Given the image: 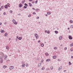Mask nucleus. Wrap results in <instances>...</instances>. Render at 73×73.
<instances>
[{"label": "nucleus", "mask_w": 73, "mask_h": 73, "mask_svg": "<svg viewBox=\"0 0 73 73\" xmlns=\"http://www.w3.org/2000/svg\"><path fill=\"white\" fill-rule=\"evenodd\" d=\"M13 22L14 23V24L15 25H17V22H16V21L14 19H13Z\"/></svg>", "instance_id": "nucleus-1"}, {"label": "nucleus", "mask_w": 73, "mask_h": 73, "mask_svg": "<svg viewBox=\"0 0 73 73\" xmlns=\"http://www.w3.org/2000/svg\"><path fill=\"white\" fill-rule=\"evenodd\" d=\"M35 36L36 39H38V35L37 34H35Z\"/></svg>", "instance_id": "nucleus-2"}, {"label": "nucleus", "mask_w": 73, "mask_h": 73, "mask_svg": "<svg viewBox=\"0 0 73 73\" xmlns=\"http://www.w3.org/2000/svg\"><path fill=\"white\" fill-rule=\"evenodd\" d=\"M68 37H69V39L72 40V36H71L70 35Z\"/></svg>", "instance_id": "nucleus-3"}, {"label": "nucleus", "mask_w": 73, "mask_h": 73, "mask_svg": "<svg viewBox=\"0 0 73 73\" xmlns=\"http://www.w3.org/2000/svg\"><path fill=\"white\" fill-rule=\"evenodd\" d=\"M13 69V66H11L10 67L9 69L10 70H12Z\"/></svg>", "instance_id": "nucleus-4"}, {"label": "nucleus", "mask_w": 73, "mask_h": 73, "mask_svg": "<svg viewBox=\"0 0 73 73\" xmlns=\"http://www.w3.org/2000/svg\"><path fill=\"white\" fill-rule=\"evenodd\" d=\"M19 7L20 8H21V7H22L23 6V5H22V4H19Z\"/></svg>", "instance_id": "nucleus-5"}, {"label": "nucleus", "mask_w": 73, "mask_h": 73, "mask_svg": "<svg viewBox=\"0 0 73 73\" xmlns=\"http://www.w3.org/2000/svg\"><path fill=\"white\" fill-rule=\"evenodd\" d=\"M56 55H55L54 56H53V59H56Z\"/></svg>", "instance_id": "nucleus-6"}, {"label": "nucleus", "mask_w": 73, "mask_h": 73, "mask_svg": "<svg viewBox=\"0 0 73 73\" xmlns=\"http://www.w3.org/2000/svg\"><path fill=\"white\" fill-rule=\"evenodd\" d=\"M45 55H46V56H48L49 55L48 53L47 52H46V53H45Z\"/></svg>", "instance_id": "nucleus-7"}, {"label": "nucleus", "mask_w": 73, "mask_h": 73, "mask_svg": "<svg viewBox=\"0 0 73 73\" xmlns=\"http://www.w3.org/2000/svg\"><path fill=\"white\" fill-rule=\"evenodd\" d=\"M62 68V67L60 66L58 70H60Z\"/></svg>", "instance_id": "nucleus-8"}, {"label": "nucleus", "mask_w": 73, "mask_h": 73, "mask_svg": "<svg viewBox=\"0 0 73 73\" xmlns=\"http://www.w3.org/2000/svg\"><path fill=\"white\" fill-rule=\"evenodd\" d=\"M44 69H45V67H42V70H44Z\"/></svg>", "instance_id": "nucleus-9"}, {"label": "nucleus", "mask_w": 73, "mask_h": 73, "mask_svg": "<svg viewBox=\"0 0 73 73\" xmlns=\"http://www.w3.org/2000/svg\"><path fill=\"white\" fill-rule=\"evenodd\" d=\"M62 36H60L59 37V40H62Z\"/></svg>", "instance_id": "nucleus-10"}, {"label": "nucleus", "mask_w": 73, "mask_h": 73, "mask_svg": "<svg viewBox=\"0 0 73 73\" xmlns=\"http://www.w3.org/2000/svg\"><path fill=\"white\" fill-rule=\"evenodd\" d=\"M9 3H8L7 4V5H6L8 7H10V6H9Z\"/></svg>", "instance_id": "nucleus-11"}, {"label": "nucleus", "mask_w": 73, "mask_h": 73, "mask_svg": "<svg viewBox=\"0 0 73 73\" xmlns=\"http://www.w3.org/2000/svg\"><path fill=\"white\" fill-rule=\"evenodd\" d=\"M25 66V64H23L22 65V67H24Z\"/></svg>", "instance_id": "nucleus-12"}, {"label": "nucleus", "mask_w": 73, "mask_h": 73, "mask_svg": "<svg viewBox=\"0 0 73 73\" xmlns=\"http://www.w3.org/2000/svg\"><path fill=\"white\" fill-rule=\"evenodd\" d=\"M50 59H48L46 60V62H50Z\"/></svg>", "instance_id": "nucleus-13"}, {"label": "nucleus", "mask_w": 73, "mask_h": 73, "mask_svg": "<svg viewBox=\"0 0 73 73\" xmlns=\"http://www.w3.org/2000/svg\"><path fill=\"white\" fill-rule=\"evenodd\" d=\"M25 66L27 67H28L29 66V65H28V63H26V64H25Z\"/></svg>", "instance_id": "nucleus-14"}, {"label": "nucleus", "mask_w": 73, "mask_h": 73, "mask_svg": "<svg viewBox=\"0 0 73 73\" xmlns=\"http://www.w3.org/2000/svg\"><path fill=\"white\" fill-rule=\"evenodd\" d=\"M8 7V6H6V5H5V8L6 9H7V7Z\"/></svg>", "instance_id": "nucleus-15"}, {"label": "nucleus", "mask_w": 73, "mask_h": 73, "mask_svg": "<svg viewBox=\"0 0 73 73\" xmlns=\"http://www.w3.org/2000/svg\"><path fill=\"white\" fill-rule=\"evenodd\" d=\"M47 14L48 15H50L51 14V13L50 12H48L47 13Z\"/></svg>", "instance_id": "nucleus-16"}, {"label": "nucleus", "mask_w": 73, "mask_h": 73, "mask_svg": "<svg viewBox=\"0 0 73 73\" xmlns=\"http://www.w3.org/2000/svg\"><path fill=\"white\" fill-rule=\"evenodd\" d=\"M22 39V38L21 37H19V40H21Z\"/></svg>", "instance_id": "nucleus-17"}, {"label": "nucleus", "mask_w": 73, "mask_h": 73, "mask_svg": "<svg viewBox=\"0 0 73 73\" xmlns=\"http://www.w3.org/2000/svg\"><path fill=\"white\" fill-rule=\"evenodd\" d=\"M3 68L4 69H5L6 68V66H3Z\"/></svg>", "instance_id": "nucleus-18"}, {"label": "nucleus", "mask_w": 73, "mask_h": 73, "mask_svg": "<svg viewBox=\"0 0 73 73\" xmlns=\"http://www.w3.org/2000/svg\"><path fill=\"white\" fill-rule=\"evenodd\" d=\"M1 33H4V31L3 30H2V31H1Z\"/></svg>", "instance_id": "nucleus-19"}, {"label": "nucleus", "mask_w": 73, "mask_h": 73, "mask_svg": "<svg viewBox=\"0 0 73 73\" xmlns=\"http://www.w3.org/2000/svg\"><path fill=\"white\" fill-rule=\"evenodd\" d=\"M43 60H44L43 59H42V60H41V63H43Z\"/></svg>", "instance_id": "nucleus-20"}, {"label": "nucleus", "mask_w": 73, "mask_h": 73, "mask_svg": "<svg viewBox=\"0 0 73 73\" xmlns=\"http://www.w3.org/2000/svg\"><path fill=\"white\" fill-rule=\"evenodd\" d=\"M55 33L56 34H58V32L57 31H55Z\"/></svg>", "instance_id": "nucleus-21"}, {"label": "nucleus", "mask_w": 73, "mask_h": 73, "mask_svg": "<svg viewBox=\"0 0 73 73\" xmlns=\"http://www.w3.org/2000/svg\"><path fill=\"white\" fill-rule=\"evenodd\" d=\"M29 5L30 7H31L32 6V4L31 3H29Z\"/></svg>", "instance_id": "nucleus-22"}, {"label": "nucleus", "mask_w": 73, "mask_h": 73, "mask_svg": "<svg viewBox=\"0 0 73 73\" xmlns=\"http://www.w3.org/2000/svg\"><path fill=\"white\" fill-rule=\"evenodd\" d=\"M6 49L7 50L9 49V48L8 46H6Z\"/></svg>", "instance_id": "nucleus-23"}, {"label": "nucleus", "mask_w": 73, "mask_h": 73, "mask_svg": "<svg viewBox=\"0 0 73 73\" xmlns=\"http://www.w3.org/2000/svg\"><path fill=\"white\" fill-rule=\"evenodd\" d=\"M70 46L71 47H72V46H73V43H72V44H70Z\"/></svg>", "instance_id": "nucleus-24"}, {"label": "nucleus", "mask_w": 73, "mask_h": 73, "mask_svg": "<svg viewBox=\"0 0 73 73\" xmlns=\"http://www.w3.org/2000/svg\"><path fill=\"white\" fill-rule=\"evenodd\" d=\"M41 66V64L40 63L39 64H38V67H40Z\"/></svg>", "instance_id": "nucleus-25"}, {"label": "nucleus", "mask_w": 73, "mask_h": 73, "mask_svg": "<svg viewBox=\"0 0 73 73\" xmlns=\"http://www.w3.org/2000/svg\"><path fill=\"white\" fill-rule=\"evenodd\" d=\"M31 14H29V15L28 16V17H31Z\"/></svg>", "instance_id": "nucleus-26"}, {"label": "nucleus", "mask_w": 73, "mask_h": 73, "mask_svg": "<svg viewBox=\"0 0 73 73\" xmlns=\"http://www.w3.org/2000/svg\"><path fill=\"white\" fill-rule=\"evenodd\" d=\"M44 46V44H41V46L43 47Z\"/></svg>", "instance_id": "nucleus-27"}, {"label": "nucleus", "mask_w": 73, "mask_h": 73, "mask_svg": "<svg viewBox=\"0 0 73 73\" xmlns=\"http://www.w3.org/2000/svg\"><path fill=\"white\" fill-rule=\"evenodd\" d=\"M7 35V33H6L5 34V36H6Z\"/></svg>", "instance_id": "nucleus-28"}, {"label": "nucleus", "mask_w": 73, "mask_h": 73, "mask_svg": "<svg viewBox=\"0 0 73 73\" xmlns=\"http://www.w3.org/2000/svg\"><path fill=\"white\" fill-rule=\"evenodd\" d=\"M70 27H71V28H73V25H71Z\"/></svg>", "instance_id": "nucleus-29"}, {"label": "nucleus", "mask_w": 73, "mask_h": 73, "mask_svg": "<svg viewBox=\"0 0 73 73\" xmlns=\"http://www.w3.org/2000/svg\"><path fill=\"white\" fill-rule=\"evenodd\" d=\"M1 9H3L4 8V7L3 6H1Z\"/></svg>", "instance_id": "nucleus-30"}, {"label": "nucleus", "mask_w": 73, "mask_h": 73, "mask_svg": "<svg viewBox=\"0 0 73 73\" xmlns=\"http://www.w3.org/2000/svg\"><path fill=\"white\" fill-rule=\"evenodd\" d=\"M69 64L70 65L72 64H71V63H70V62H69Z\"/></svg>", "instance_id": "nucleus-31"}, {"label": "nucleus", "mask_w": 73, "mask_h": 73, "mask_svg": "<svg viewBox=\"0 0 73 73\" xmlns=\"http://www.w3.org/2000/svg\"><path fill=\"white\" fill-rule=\"evenodd\" d=\"M67 49V47H65L64 48V50H66Z\"/></svg>", "instance_id": "nucleus-32"}, {"label": "nucleus", "mask_w": 73, "mask_h": 73, "mask_svg": "<svg viewBox=\"0 0 73 73\" xmlns=\"http://www.w3.org/2000/svg\"><path fill=\"white\" fill-rule=\"evenodd\" d=\"M54 50H56L57 49V48L56 47H55L54 48Z\"/></svg>", "instance_id": "nucleus-33"}, {"label": "nucleus", "mask_w": 73, "mask_h": 73, "mask_svg": "<svg viewBox=\"0 0 73 73\" xmlns=\"http://www.w3.org/2000/svg\"><path fill=\"white\" fill-rule=\"evenodd\" d=\"M53 67L52 66V67H50V69L51 70H52L53 69Z\"/></svg>", "instance_id": "nucleus-34"}, {"label": "nucleus", "mask_w": 73, "mask_h": 73, "mask_svg": "<svg viewBox=\"0 0 73 73\" xmlns=\"http://www.w3.org/2000/svg\"><path fill=\"white\" fill-rule=\"evenodd\" d=\"M25 5L26 6V7L28 6V5L26 3H25Z\"/></svg>", "instance_id": "nucleus-35"}, {"label": "nucleus", "mask_w": 73, "mask_h": 73, "mask_svg": "<svg viewBox=\"0 0 73 73\" xmlns=\"http://www.w3.org/2000/svg\"><path fill=\"white\" fill-rule=\"evenodd\" d=\"M50 33L49 31H48V32H47V33L48 34H49Z\"/></svg>", "instance_id": "nucleus-36"}, {"label": "nucleus", "mask_w": 73, "mask_h": 73, "mask_svg": "<svg viewBox=\"0 0 73 73\" xmlns=\"http://www.w3.org/2000/svg\"><path fill=\"white\" fill-rule=\"evenodd\" d=\"M37 2H38V1L37 0L35 1V4H37Z\"/></svg>", "instance_id": "nucleus-37"}, {"label": "nucleus", "mask_w": 73, "mask_h": 73, "mask_svg": "<svg viewBox=\"0 0 73 73\" xmlns=\"http://www.w3.org/2000/svg\"><path fill=\"white\" fill-rule=\"evenodd\" d=\"M50 69L49 68H47V69H46V70H49Z\"/></svg>", "instance_id": "nucleus-38"}, {"label": "nucleus", "mask_w": 73, "mask_h": 73, "mask_svg": "<svg viewBox=\"0 0 73 73\" xmlns=\"http://www.w3.org/2000/svg\"><path fill=\"white\" fill-rule=\"evenodd\" d=\"M70 51H73V49H72V48L70 49Z\"/></svg>", "instance_id": "nucleus-39"}, {"label": "nucleus", "mask_w": 73, "mask_h": 73, "mask_svg": "<svg viewBox=\"0 0 73 73\" xmlns=\"http://www.w3.org/2000/svg\"><path fill=\"white\" fill-rule=\"evenodd\" d=\"M32 4H35V2L33 1H32Z\"/></svg>", "instance_id": "nucleus-40"}, {"label": "nucleus", "mask_w": 73, "mask_h": 73, "mask_svg": "<svg viewBox=\"0 0 73 73\" xmlns=\"http://www.w3.org/2000/svg\"><path fill=\"white\" fill-rule=\"evenodd\" d=\"M39 10V9H36V10H35L36 11H38Z\"/></svg>", "instance_id": "nucleus-41"}, {"label": "nucleus", "mask_w": 73, "mask_h": 73, "mask_svg": "<svg viewBox=\"0 0 73 73\" xmlns=\"http://www.w3.org/2000/svg\"><path fill=\"white\" fill-rule=\"evenodd\" d=\"M70 22L71 23H73L72 21L70 20Z\"/></svg>", "instance_id": "nucleus-42"}, {"label": "nucleus", "mask_w": 73, "mask_h": 73, "mask_svg": "<svg viewBox=\"0 0 73 73\" xmlns=\"http://www.w3.org/2000/svg\"><path fill=\"white\" fill-rule=\"evenodd\" d=\"M33 15H35L36 14V13H35V12H34V13H33Z\"/></svg>", "instance_id": "nucleus-43"}, {"label": "nucleus", "mask_w": 73, "mask_h": 73, "mask_svg": "<svg viewBox=\"0 0 73 73\" xmlns=\"http://www.w3.org/2000/svg\"><path fill=\"white\" fill-rule=\"evenodd\" d=\"M16 38H17L18 39H19V38H18V36H17Z\"/></svg>", "instance_id": "nucleus-44"}, {"label": "nucleus", "mask_w": 73, "mask_h": 73, "mask_svg": "<svg viewBox=\"0 0 73 73\" xmlns=\"http://www.w3.org/2000/svg\"><path fill=\"white\" fill-rule=\"evenodd\" d=\"M24 1H22V4H24Z\"/></svg>", "instance_id": "nucleus-45"}, {"label": "nucleus", "mask_w": 73, "mask_h": 73, "mask_svg": "<svg viewBox=\"0 0 73 73\" xmlns=\"http://www.w3.org/2000/svg\"><path fill=\"white\" fill-rule=\"evenodd\" d=\"M24 7L25 8V9H26V8H27V7H26V6H25Z\"/></svg>", "instance_id": "nucleus-46"}, {"label": "nucleus", "mask_w": 73, "mask_h": 73, "mask_svg": "<svg viewBox=\"0 0 73 73\" xmlns=\"http://www.w3.org/2000/svg\"><path fill=\"white\" fill-rule=\"evenodd\" d=\"M6 14V13L5 12L3 13L4 15H5Z\"/></svg>", "instance_id": "nucleus-47"}, {"label": "nucleus", "mask_w": 73, "mask_h": 73, "mask_svg": "<svg viewBox=\"0 0 73 73\" xmlns=\"http://www.w3.org/2000/svg\"><path fill=\"white\" fill-rule=\"evenodd\" d=\"M40 40H39V41H38V43H40Z\"/></svg>", "instance_id": "nucleus-48"}, {"label": "nucleus", "mask_w": 73, "mask_h": 73, "mask_svg": "<svg viewBox=\"0 0 73 73\" xmlns=\"http://www.w3.org/2000/svg\"><path fill=\"white\" fill-rule=\"evenodd\" d=\"M71 58H73V56H71Z\"/></svg>", "instance_id": "nucleus-49"}, {"label": "nucleus", "mask_w": 73, "mask_h": 73, "mask_svg": "<svg viewBox=\"0 0 73 73\" xmlns=\"http://www.w3.org/2000/svg\"><path fill=\"white\" fill-rule=\"evenodd\" d=\"M37 19H39V17H37Z\"/></svg>", "instance_id": "nucleus-50"}, {"label": "nucleus", "mask_w": 73, "mask_h": 73, "mask_svg": "<svg viewBox=\"0 0 73 73\" xmlns=\"http://www.w3.org/2000/svg\"><path fill=\"white\" fill-rule=\"evenodd\" d=\"M15 41H17V39H15Z\"/></svg>", "instance_id": "nucleus-51"}, {"label": "nucleus", "mask_w": 73, "mask_h": 73, "mask_svg": "<svg viewBox=\"0 0 73 73\" xmlns=\"http://www.w3.org/2000/svg\"><path fill=\"white\" fill-rule=\"evenodd\" d=\"M5 58H7V56H6H6H5Z\"/></svg>", "instance_id": "nucleus-52"}, {"label": "nucleus", "mask_w": 73, "mask_h": 73, "mask_svg": "<svg viewBox=\"0 0 73 73\" xmlns=\"http://www.w3.org/2000/svg\"><path fill=\"white\" fill-rule=\"evenodd\" d=\"M10 13H12V11H10Z\"/></svg>", "instance_id": "nucleus-53"}, {"label": "nucleus", "mask_w": 73, "mask_h": 73, "mask_svg": "<svg viewBox=\"0 0 73 73\" xmlns=\"http://www.w3.org/2000/svg\"><path fill=\"white\" fill-rule=\"evenodd\" d=\"M45 33H47V31L46 30L45 31Z\"/></svg>", "instance_id": "nucleus-54"}, {"label": "nucleus", "mask_w": 73, "mask_h": 73, "mask_svg": "<svg viewBox=\"0 0 73 73\" xmlns=\"http://www.w3.org/2000/svg\"><path fill=\"white\" fill-rule=\"evenodd\" d=\"M29 1H32L33 0H29Z\"/></svg>", "instance_id": "nucleus-55"}, {"label": "nucleus", "mask_w": 73, "mask_h": 73, "mask_svg": "<svg viewBox=\"0 0 73 73\" xmlns=\"http://www.w3.org/2000/svg\"><path fill=\"white\" fill-rule=\"evenodd\" d=\"M32 9L35 10V9L34 8H32Z\"/></svg>", "instance_id": "nucleus-56"}, {"label": "nucleus", "mask_w": 73, "mask_h": 73, "mask_svg": "<svg viewBox=\"0 0 73 73\" xmlns=\"http://www.w3.org/2000/svg\"><path fill=\"white\" fill-rule=\"evenodd\" d=\"M1 24H2L1 23H0V25H1Z\"/></svg>", "instance_id": "nucleus-57"}, {"label": "nucleus", "mask_w": 73, "mask_h": 73, "mask_svg": "<svg viewBox=\"0 0 73 73\" xmlns=\"http://www.w3.org/2000/svg\"><path fill=\"white\" fill-rule=\"evenodd\" d=\"M68 30L70 29V28H69V27H68Z\"/></svg>", "instance_id": "nucleus-58"}, {"label": "nucleus", "mask_w": 73, "mask_h": 73, "mask_svg": "<svg viewBox=\"0 0 73 73\" xmlns=\"http://www.w3.org/2000/svg\"><path fill=\"white\" fill-rule=\"evenodd\" d=\"M57 60L58 61H60V60L59 59H58Z\"/></svg>", "instance_id": "nucleus-59"}, {"label": "nucleus", "mask_w": 73, "mask_h": 73, "mask_svg": "<svg viewBox=\"0 0 73 73\" xmlns=\"http://www.w3.org/2000/svg\"><path fill=\"white\" fill-rule=\"evenodd\" d=\"M47 16H48V15H47V14L46 15V17H47Z\"/></svg>", "instance_id": "nucleus-60"}, {"label": "nucleus", "mask_w": 73, "mask_h": 73, "mask_svg": "<svg viewBox=\"0 0 73 73\" xmlns=\"http://www.w3.org/2000/svg\"><path fill=\"white\" fill-rule=\"evenodd\" d=\"M1 63H3V61H1Z\"/></svg>", "instance_id": "nucleus-61"}, {"label": "nucleus", "mask_w": 73, "mask_h": 73, "mask_svg": "<svg viewBox=\"0 0 73 73\" xmlns=\"http://www.w3.org/2000/svg\"><path fill=\"white\" fill-rule=\"evenodd\" d=\"M0 11H1V8H0Z\"/></svg>", "instance_id": "nucleus-62"}, {"label": "nucleus", "mask_w": 73, "mask_h": 73, "mask_svg": "<svg viewBox=\"0 0 73 73\" xmlns=\"http://www.w3.org/2000/svg\"><path fill=\"white\" fill-rule=\"evenodd\" d=\"M64 72H66V70H64Z\"/></svg>", "instance_id": "nucleus-63"}, {"label": "nucleus", "mask_w": 73, "mask_h": 73, "mask_svg": "<svg viewBox=\"0 0 73 73\" xmlns=\"http://www.w3.org/2000/svg\"><path fill=\"white\" fill-rule=\"evenodd\" d=\"M61 46H62V45H61Z\"/></svg>", "instance_id": "nucleus-64"}]
</instances>
